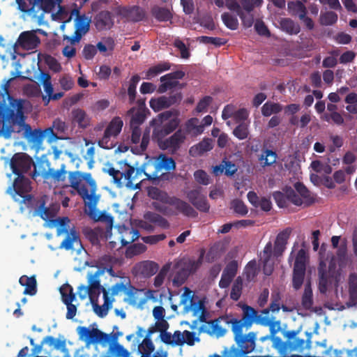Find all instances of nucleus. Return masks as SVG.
I'll return each instance as SVG.
<instances>
[{
  "label": "nucleus",
  "instance_id": "nucleus-19",
  "mask_svg": "<svg viewBox=\"0 0 357 357\" xmlns=\"http://www.w3.org/2000/svg\"><path fill=\"white\" fill-rule=\"evenodd\" d=\"M167 203L169 205L173 206L175 209L185 216L195 218L198 215L197 212L192 206H191L188 202L179 198L175 197H170L167 201Z\"/></svg>",
  "mask_w": 357,
  "mask_h": 357
},
{
  "label": "nucleus",
  "instance_id": "nucleus-5",
  "mask_svg": "<svg viewBox=\"0 0 357 357\" xmlns=\"http://www.w3.org/2000/svg\"><path fill=\"white\" fill-rule=\"evenodd\" d=\"M31 190V181L24 175L17 176L14 180L13 186L10 187L7 192L12 196L13 199L20 203L21 208L24 204L30 207L32 204L33 196L29 194Z\"/></svg>",
  "mask_w": 357,
  "mask_h": 357
},
{
  "label": "nucleus",
  "instance_id": "nucleus-33",
  "mask_svg": "<svg viewBox=\"0 0 357 357\" xmlns=\"http://www.w3.org/2000/svg\"><path fill=\"white\" fill-rule=\"evenodd\" d=\"M146 12L144 8L134 6L128 9L125 13V17L132 22H139L145 18Z\"/></svg>",
  "mask_w": 357,
  "mask_h": 357
},
{
  "label": "nucleus",
  "instance_id": "nucleus-41",
  "mask_svg": "<svg viewBox=\"0 0 357 357\" xmlns=\"http://www.w3.org/2000/svg\"><path fill=\"white\" fill-rule=\"evenodd\" d=\"M277 158L276 152L270 149H266L263 151L259 158V160L261 162L263 167L271 166L275 163Z\"/></svg>",
  "mask_w": 357,
  "mask_h": 357
},
{
  "label": "nucleus",
  "instance_id": "nucleus-46",
  "mask_svg": "<svg viewBox=\"0 0 357 357\" xmlns=\"http://www.w3.org/2000/svg\"><path fill=\"white\" fill-rule=\"evenodd\" d=\"M224 24L231 30H236L238 28V20L236 17L229 13H224L221 15Z\"/></svg>",
  "mask_w": 357,
  "mask_h": 357
},
{
  "label": "nucleus",
  "instance_id": "nucleus-18",
  "mask_svg": "<svg viewBox=\"0 0 357 357\" xmlns=\"http://www.w3.org/2000/svg\"><path fill=\"white\" fill-rule=\"evenodd\" d=\"M335 268L334 258L329 263L328 273L321 268H319V289L321 293L325 294L328 289V277L333 278H337L339 275Z\"/></svg>",
  "mask_w": 357,
  "mask_h": 357
},
{
  "label": "nucleus",
  "instance_id": "nucleus-1",
  "mask_svg": "<svg viewBox=\"0 0 357 357\" xmlns=\"http://www.w3.org/2000/svg\"><path fill=\"white\" fill-rule=\"evenodd\" d=\"M298 330H275L271 326L270 334L259 339L255 351L261 354L259 357H302L291 352L303 353L305 349L311 348V334L308 338H299Z\"/></svg>",
  "mask_w": 357,
  "mask_h": 357
},
{
  "label": "nucleus",
  "instance_id": "nucleus-16",
  "mask_svg": "<svg viewBox=\"0 0 357 357\" xmlns=\"http://www.w3.org/2000/svg\"><path fill=\"white\" fill-rule=\"evenodd\" d=\"M66 165L63 164L59 169L56 170L54 168L50 167L47 170H44L41 173V176L43 178L44 183L56 184L66 180Z\"/></svg>",
  "mask_w": 357,
  "mask_h": 357
},
{
  "label": "nucleus",
  "instance_id": "nucleus-64",
  "mask_svg": "<svg viewBox=\"0 0 357 357\" xmlns=\"http://www.w3.org/2000/svg\"><path fill=\"white\" fill-rule=\"evenodd\" d=\"M204 251L202 250L200 253L199 258L197 260H190L188 264L185 267L188 271H189V273H192L195 272L202 265L204 259Z\"/></svg>",
  "mask_w": 357,
  "mask_h": 357
},
{
  "label": "nucleus",
  "instance_id": "nucleus-48",
  "mask_svg": "<svg viewBox=\"0 0 357 357\" xmlns=\"http://www.w3.org/2000/svg\"><path fill=\"white\" fill-rule=\"evenodd\" d=\"M242 289H243V280L241 277H238L235 280V281L232 285L231 290L230 292V298L232 300L237 301L241 296Z\"/></svg>",
  "mask_w": 357,
  "mask_h": 357
},
{
  "label": "nucleus",
  "instance_id": "nucleus-21",
  "mask_svg": "<svg viewBox=\"0 0 357 357\" xmlns=\"http://www.w3.org/2000/svg\"><path fill=\"white\" fill-rule=\"evenodd\" d=\"M273 252V245L269 241L260 255V261L263 264V272L266 275H271L273 271V263L271 261Z\"/></svg>",
  "mask_w": 357,
  "mask_h": 357
},
{
  "label": "nucleus",
  "instance_id": "nucleus-20",
  "mask_svg": "<svg viewBox=\"0 0 357 357\" xmlns=\"http://www.w3.org/2000/svg\"><path fill=\"white\" fill-rule=\"evenodd\" d=\"M213 140L209 137H204L199 143L192 146L189 149L190 156L196 158L203 155L204 153L213 149Z\"/></svg>",
  "mask_w": 357,
  "mask_h": 357
},
{
  "label": "nucleus",
  "instance_id": "nucleus-34",
  "mask_svg": "<svg viewBox=\"0 0 357 357\" xmlns=\"http://www.w3.org/2000/svg\"><path fill=\"white\" fill-rule=\"evenodd\" d=\"M145 172L141 168L135 169L134 167L127 165L126 169L122 172V178L127 181L128 184H132L133 181L138 178V176L144 174Z\"/></svg>",
  "mask_w": 357,
  "mask_h": 357
},
{
  "label": "nucleus",
  "instance_id": "nucleus-14",
  "mask_svg": "<svg viewBox=\"0 0 357 357\" xmlns=\"http://www.w3.org/2000/svg\"><path fill=\"white\" fill-rule=\"evenodd\" d=\"M90 20L84 15H78L75 20V31L73 36H64L63 40H67L71 44L79 42L82 36L88 32L90 26Z\"/></svg>",
  "mask_w": 357,
  "mask_h": 357
},
{
  "label": "nucleus",
  "instance_id": "nucleus-59",
  "mask_svg": "<svg viewBox=\"0 0 357 357\" xmlns=\"http://www.w3.org/2000/svg\"><path fill=\"white\" fill-rule=\"evenodd\" d=\"M115 46L114 40L108 37L104 40V43L98 42L96 45V50L98 49L100 52H105L107 50L113 51Z\"/></svg>",
  "mask_w": 357,
  "mask_h": 357
},
{
  "label": "nucleus",
  "instance_id": "nucleus-57",
  "mask_svg": "<svg viewBox=\"0 0 357 357\" xmlns=\"http://www.w3.org/2000/svg\"><path fill=\"white\" fill-rule=\"evenodd\" d=\"M201 43L205 44H212L215 47H220L227 43V40L225 38H218V37H210V36H201L199 38Z\"/></svg>",
  "mask_w": 357,
  "mask_h": 357
},
{
  "label": "nucleus",
  "instance_id": "nucleus-62",
  "mask_svg": "<svg viewBox=\"0 0 357 357\" xmlns=\"http://www.w3.org/2000/svg\"><path fill=\"white\" fill-rule=\"evenodd\" d=\"M287 199L296 206H301L304 204L302 198L291 188L286 189Z\"/></svg>",
  "mask_w": 357,
  "mask_h": 357
},
{
  "label": "nucleus",
  "instance_id": "nucleus-56",
  "mask_svg": "<svg viewBox=\"0 0 357 357\" xmlns=\"http://www.w3.org/2000/svg\"><path fill=\"white\" fill-rule=\"evenodd\" d=\"M68 180L71 188L73 189L78 188L81 181L83 180L82 173L78 171L70 172L68 173Z\"/></svg>",
  "mask_w": 357,
  "mask_h": 357
},
{
  "label": "nucleus",
  "instance_id": "nucleus-36",
  "mask_svg": "<svg viewBox=\"0 0 357 357\" xmlns=\"http://www.w3.org/2000/svg\"><path fill=\"white\" fill-rule=\"evenodd\" d=\"M282 110V106L280 103L268 101L262 106L261 114L264 116H270L280 113Z\"/></svg>",
  "mask_w": 357,
  "mask_h": 357
},
{
  "label": "nucleus",
  "instance_id": "nucleus-23",
  "mask_svg": "<svg viewBox=\"0 0 357 357\" xmlns=\"http://www.w3.org/2000/svg\"><path fill=\"white\" fill-rule=\"evenodd\" d=\"M72 123L79 128L85 129L90 126L91 118L86 112L80 108L74 109L71 112Z\"/></svg>",
  "mask_w": 357,
  "mask_h": 357
},
{
  "label": "nucleus",
  "instance_id": "nucleus-24",
  "mask_svg": "<svg viewBox=\"0 0 357 357\" xmlns=\"http://www.w3.org/2000/svg\"><path fill=\"white\" fill-rule=\"evenodd\" d=\"M19 283L25 287L23 294L30 296H33L37 292V282L34 275L28 277L27 275H22L20 278Z\"/></svg>",
  "mask_w": 357,
  "mask_h": 357
},
{
  "label": "nucleus",
  "instance_id": "nucleus-25",
  "mask_svg": "<svg viewBox=\"0 0 357 357\" xmlns=\"http://www.w3.org/2000/svg\"><path fill=\"white\" fill-rule=\"evenodd\" d=\"M79 195L84 199L85 205L93 206L96 205L99 197L96 195V191L90 192L89 193V190L85 185H79L78 188H75Z\"/></svg>",
  "mask_w": 357,
  "mask_h": 357
},
{
  "label": "nucleus",
  "instance_id": "nucleus-50",
  "mask_svg": "<svg viewBox=\"0 0 357 357\" xmlns=\"http://www.w3.org/2000/svg\"><path fill=\"white\" fill-rule=\"evenodd\" d=\"M233 134L240 140L246 139L249 135L248 125L245 122L240 123L233 130Z\"/></svg>",
  "mask_w": 357,
  "mask_h": 357
},
{
  "label": "nucleus",
  "instance_id": "nucleus-7",
  "mask_svg": "<svg viewBox=\"0 0 357 357\" xmlns=\"http://www.w3.org/2000/svg\"><path fill=\"white\" fill-rule=\"evenodd\" d=\"M153 166L155 169L152 174L144 172L146 178L150 181L167 180L168 179L169 174L162 173L159 175V172L162 169L167 172L174 170L176 168V162L172 158L168 157L164 153H160L155 158Z\"/></svg>",
  "mask_w": 357,
  "mask_h": 357
},
{
  "label": "nucleus",
  "instance_id": "nucleus-58",
  "mask_svg": "<svg viewBox=\"0 0 357 357\" xmlns=\"http://www.w3.org/2000/svg\"><path fill=\"white\" fill-rule=\"evenodd\" d=\"M45 202L40 204L37 209V213L44 220H50L54 216V213L50 208L45 206Z\"/></svg>",
  "mask_w": 357,
  "mask_h": 357
},
{
  "label": "nucleus",
  "instance_id": "nucleus-54",
  "mask_svg": "<svg viewBox=\"0 0 357 357\" xmlns=\"http://www.w3.org/2000/svg\"><path fill=\"white\" fill-rule=\"evenodd\" d=\"M161 82L162 84L159 86L158 89V91L160 93H165L177 86H179L180 89H182L184 86V84H180L177 80L167 79Z\"/></svg>",
  "mask_w": 357,
  "mask_h": 357
},
{
  "label": "nucleus",
  "instance_id": "nucleus-10",
  "mask_svg": "<svg viewBox=\"0 0 357 357\" xmlns=\"http://www.w3.org/2000/svg\"><path fill=\"white\" fill-rule=\"evenodd\" d=\"M306 271L305 252L301 250L296 257L292 275V287L297 291L303 284Z\"/></svg>",
  "mask_w": 357,
  "mask_h": 357
},
{
  "label": "nucleus",
  "instance_id": "nucleus-45",
  "mask_svg": "<svg viewBox=\"0 0 357 357\" xmlns=\"http://www.w3.org/2000/svg\"><path fill=\"white\" fill-rule=\"evenodd\" d=\"M99 277H95V273L93 275H90L89 277V285L86 288H92L96 289H102V292L103 293L104 300L105 301V305L108 303V293L105 287L101 286Z\"/></svg>",
  "mask_w": 357,
  "mask_h": 357
},
{
  "label": "nucleus",
  "instance_id": "nucleus-31",
  "mask_svg": "<svg viewBox=\"0 0 357 357\" xmlns=\"http://www.w3.org/2000/svg\"><path fill=\"white\" fill-rule=\"evenodd\" d=\"M294 188L299 193L300 197L303 199L305 206H309L314 203L315 198L303 183L296 182L294 184Z\"/></svg>",
  "mask_w": 357,
  "mask_h": 357
},
{
  "label": "nucleus",
  "instance_id": "nucleus-32",
  "mask_svg": "<svg viewBox=\"0 0 357 357\" xmlns=\"http://www.w3.org/2000/svg\"><path fill=\"white\" fill-rule=\"evenodd\" d=\"M280 25L283 31L290 35H296L301 31L300 25L290 18L281 19Z\"/></svg>",
  "mask_w": 357,
  "mask_h": 357
},
{
  "label": "nucleus",
  "instance_id": "nucleus-9",
  "mask_svg": "<svg viewBox=\"0 0 357 357\" xmlns=\"http://www.w3.org/2000/svg\"><path fill=\"white\" fill-rule=\"evenodd\" d=\"M77 332L80 340L86 345L97 343H107L110 341L109 335L98 328L90 329L86 326H78Z\"/></svg>",
  "mask_w": 357,
  "mask_h": 357
},
{
  "label": "nucleus",
  "instance_id": "nucleus-17",
  "mask_svg": "<svg viewBox=\"0 0 357 357\" xmlns=\"http://www.w3.org/2000/svg\"><path fill=\"white\" fill-rule=\"evenodd\" d=\"M114 15L108 10L99 12L93 18V23L98 31L109 30L114 24Z\"/></svg>",
  "mask_w": 357,
  "mask_h": 357
},
{
  "label": "nucleus",
  "instance_id": "nucleus-49",
  "mask_svg": "<svg viewBox=\"0 0 357 357\" xmlns=\"http://www.w3.org/2000/svg\"><path fill=\"white\" fill-rule=\"evenodd\" d=\"M319 21L321 24L330 26L337 21V15L333 11H328L320 15Z\"/></svg>",
  "mask_w": 357,
  "mask_h": 357
},
{
  "label": "nucleus",
  "instance_id": "nucleus-4",
  "mask_svg": "<svg viewBox=\"0 0 357 357\" xmlns=\"http://www.w3.org/2000/svg\"><path fill=\"white\" fill-rule=\"evenodd\" d=\"M181 304L183 305V312L185 313L192 312L194 316L199 315L201 322H206L204 326L206 332L208 333V322L206 321L205 313L206 312L205 307V302L195 296L192 291L188 287L184 288V291L181 296Z\"/></svg>",
  "mask_w": 357,
  "mask_h": 357
},
{
  "label": "nucleus",
  "instance_id": "nucleus-11",
  "mask_svg": "<svg viewBox=\"0 0 357 357\" xmlns=\"http://www.w3.org/2000/svg\"><path fill=\"white\" fill-rule=\"evenodd\" d=\"M33 165H34L33 159L25 153H15L10 162L13 173L17 176L27 173Z\"/></svg>",
  "mask_w": 357,
  "mask_h": 357
},
{
  "label": "nucleus",
  "instance_id": "nucleus-2",
  "mask_svg": "<svg viewBox=\"0 0 357 357\" xmlns=\"http://www.w3.org/2000/svg\"><path fill=\"white\" fill-rule=\"evenodd\" d=\"M243 314L241 319H237L232 315L226 314L220 316L218 319L209 321L207 326L208 327V333L215 335L216 337H222L227 332L228 328L243 329L244 328L249 329L254 322L257 321L264 325H267L270 320L267 317H262L258 315L257 311L252 307L246 304L241 305Z\"/></svg>",
  "mask_w": 357,
  "mask_h": 357
},
{
  "label": "nucleus",
  "instance_id": "nucleus-37",
  "mask_svg": "<svg viewBox=\"0 0 357 357\" xmlns=\"http://www.w3.org/2000/svg\"><path fill=\"white\" fill-rule=\"evenodd\" d=\"M150 107L155 111L159 112L172 106L167 96H161L158 98H152L150 102Z\"/></svg>",
  "mask_w": 357,
  "mask_h": 357
},
{
  "label": "nucleus",
  "instance_id": "nucleus-55",
  "mask_svg": "<svg viewBox=\"0 0 357 357\" xmlns=\"http://www.w3.org/2000/svg\"><path fill=\"white\" fill-rule=\"evenodd\" d=\"M170 269V264H166L160 269V272L154 278V286L155 287H160L164 282L165 277Z\"/></svg>",
  "mask_w": 357,
  "mask_h": 357
},
{
  "label": "nucleus",
  "instance_id": "nucleus-44",
  "mask_svg": "<svg viewBox=\"0 0 357 357\" xmlns=\"http://www.w3.org/2000/svg\"><path fill=\"white\" fill-rule=\"evenodd\" d=\"M51 221L54 226L57 227L56 234L58 236L63 234H68V224L70 222V219L68 217L58 218Z\"/></svg>",
  "mask_w": 357,
  "mask_h": 357
},
{
  "label": "nucleus",
  "instance_id": "nucleus-22",
  "mask_svg": "<svg viewBox=\"0 0 357 357\" xmlns=\"http://www.w3.org/2000/svg\"><path fill=\"white\" fill-rule=\"evenodd\" d=\"M291 232V229L288 227L277 235L273 248V254L275 257L281 256L285 250Z\"/></svg>",
  "mask_w": 357,
  "mask_h": 357
},
{
  "label": "nucleus",
  "instance_id": "nucleus-8",
  "mask_svg": "<svg viewBox=\"0 0 357 357\" xmlns=\"http://www.w3.org/2000/svg\"><path fill=\"white\" fill-rule=\"evenodd\" d=\"M123 122L119 116L114 117L107 126L102 137L98 140V146L105 149H111L115 146V142L112 137L115 138L121 132Z\"/></svg>",
  "mask_w": 357,
  "mask_h": 357
},
{
  "label": "nucleus",
  "instance_id": "nucleus-51",
  "mask_svg": "<svg viewBox=\"0 0 357 357\" xmlns=\"http://www.w3.org/2000/svg\"><path fill=\"white\" fill-rule=\"evenodd\" d=\"M257 275V264L255 261L248 262L244 270V275L246 280L251 282L255 280Z\"/></svg>",
  "mask_w": 357,
  "mask_h": 357
},
{
  "label": "nucleus",
  "instance_id": "nucleus-38",
  "mask_svg": "<svg viewBox=\"0 0 357 357\" xmlns=\"http://www.w3.org/2000/svg\"><path fill=\"white\" fill-rule=\"evenodd\" d=\"M139 237V232L137 229L133 228H124V234L121 238L122 245L126 246L128 244L134 242Z\"/></svg>",
  "mask_w": 357,
  "mask_h": 357
},
{
  "label": "nucleus",
  "instance_id": "nucleus-29",
  "mask_svg": "<svg viewBox=\"0 0 357 357\" xmlns=\"http://www.w3.org/2000/svg\"><path fill=\"white\" fill-rule=\"evenodd\" d=\"M199 121L197 118H191L185 123V133L192 136H197L204 132V126L199 125Z\"/></svg>",
  "mask_w": 357,
  "mask_h": 357
},
{
  "label": "nucleus",
  "instance_id": "nucleus-28",
  "mask_svg": "<svg viewBox=\"0 0 357 357\" xmlns=\"http://www.w3.org/2000/svg\"><path fill=\"white\" fill-rule=\"evenodd\" d=\"M74 243L81 244L79 234L75 229H71L70 232L68 231L67 236L61 243L60 248L66 250H73Z\"/></svg>",
  "mask_w": 357,
  "mask_h": 357
},
{
  "label": "nucleus",
  "instance_id": "nucleus-13",
  "mask_svg": "<svg viewBox=\"0 0 357 357\" xmlns=\"http://www.w3.org/2000/svg\"><path fill=\"white\" fill-rule=\"evenodd\" d=\"M185 139V132L178 129L172 136L166 138L165 141L161 142L160 149L167 150L171 153H175L180 149Z\"/></svg>",
  "mask_w": 357,
  "mask_h": 357
},
{
  "label": "nucleus",
  "instance_id": "nucleus-35",
  "mask_svg": "<svg viewBox=\"0 0 357 357\" xmlns=\"http://www.w3.org/2000/svg\"><path fill=\"white\" fill-rule=\"evenodd\" d=\"M138 266L140 273L144 277H151L158 270V265L155 262L151 261H143Z\"/></svg>",
  "mask_w": 357,
  "mask_h": 357
},
{
  "label": "nucleus",
  "instance_id": "nucleus-60",
  "mask_svg": "<svg viewBox=\"0 0 357 357\" xmlns=\"http://www.w3.org/2000/svg\"><path fill=\"white\" fill-rule=\"evenodd\" d=\"M231 207L235 213L241 215H245L248 211L245 204L240 199H234L231 203Z\"/></svg>",
  "mask_w": 357,
  "mask_h": 357
},
{
  "label": "nucleus",
  "instance_id": "nucleus-43",
  "mask_svg": "<svg viewBox=\"0 0 357 357\" xmlns=\"http://www.w3.org/2000/svg\"><path fill=\"white\" fill-rule=\"evenodd\" d=\"M144 218L150 222L157 224L163 229H167L169 227L168 221L158 213L148 212L145 214Z\"/></svg>",
  "mask_w": 357,
  "mask_h": 357
},
{
  "label": "nucleus",
  "instance_id": "nucleus-6",
  "mask_svg": "<svg viewBox=\"0 0 357 357\" xmlns=\"http://www.w3.org/2000/svg\"><path fill=\"white\" fill-rule=\"evenodd\" d=\"M18 8L24 13L33 14V17H43L44 13L51 12L57 3V0H17Z\"/></svg>",
  "mask_w": 357,
  "mask_h": 357
},
{
  "label": "nucleus",
  "instance_id": "nucleus-30",
  "mask_svg": "<svg viewBox=\"0 0 357 357\" xmlns=\"http://www.w3.org/2000/svg\"><path fill=\"white\" fill-rule=\"evenodd\" d=\"M101 291L102 289L86 288V286L81 285L78 287L77 294L82 299L89 296L91 303L94 304V303L98 302V298Z\"/></svg>",
  "mask_w": 357,
  "mask_h": 357
},
{
  "label": "nucleus",
  "instance_id": "nucleus-47",
  "mask_svg": "<svg viewBox=\"0 0 357 357\" xmlns=\"http://www.w3.org/2000/svg\"><path fill=\"white\" fill-rule=\"evenodd\" d=\"M189 271L185 268H180L176 273L172 280V283L174 287H178L185 283L188 277L189 276Z\"/></svg>",
  "mask_w": 357,
  "mask_h": 357
},
{
  "label": "nucleus",
  "instance_id": "nucleus-3",
  "mask_svg": "<svg viewBox=\"0 0 357 357\" xmlns=\"http://www.w3.org/2000/svg\"><path fill=\"white\" fill-rule=\"evenodd\" d=\"M231 330L234 333V340L238 347L232 345L229 348H225L222 356L215 354L209 357H245V354L256 349V333L250 332L248 334H243V329L231 328Z\"/></svg>",
  "mask_w": 357,
  "mask_h": 357
},
{
  "label": "nucleus",
  "instance_id": "nucleus-53",
  "mask_svg": "<svg viewBox=\"0 0 357 357\" xmlns=\"http://www.w3.org/2000/svg\"><path fill=\"white\" fill-rule=\"evenodd\" d=\"M60 294L61 295L62 301L63 302L66 300H75V294L73 292V289L71 285L66 283L63 284L60 289Z\"/></svg>",
  "mask_w": 357,
  "mask_h": 357
},
{
  "label": "nucleus",
  "instance_id": "nucleus-27",
  "mask_svg": "<svg viewBox=\"0 0 357 357\" xmlns=\"http://www.w3.org/2000/svg\"><path fill=\"white\" fill-rule=\"evenodd\" d=\"M314 304L313 294L310 282L305 284L304 291L301 297V305L305 310H312Z\"/></svg>",
  "mask_w": 357,
  "mask_h": 357
},
{
  "label": "nucleus",
  "instance_id": "nucleus-40",
  "mask_svg": "<svg viewBox=\"0 0 357 357\" xmlns=\"http://www.w3.org/2000/svg\"><path fill=\"white\" fill-rule=\"evenodd\" d=\"M171 64L169 62L159 63L155 66L151 67L146 72V79H150L157 75L169 70Z\"/></svg>",
  "mask_w": 357,
  "mask_h": 357
},
{
  "label": "nucleus",
  "instance_id": "nucleus-26",
  "mask_svg": "<svg viewBox=\"0 0 357 357\" xmlns=\"http://www.w3.org/2000/svg\"><path fill=\"white\" fill-rule=\"evenodd\" d=\"M152 16L158 22L171 21L173 15L170 10L166 7L155 6L151 10Z\"/></svg>",
  "mask_w": 357,
  "mask_h": 357
},
{
  "label": "nucleus",
  "instance_id": "nucleus-39",
  "mask_svg": "<svg viewBox=\"0 0 357 357\" xmlns=\"http://www.w3.org/2000/svg\"><path fill=\"white\" fill-rule=\"evenodd\" d=\"M134 111V108L128 111V114L132 113L130 120V127L140 128L145 121L146 115L142 110H137L135 112Z\"/></svg>",
  "mask_w": 357,
  "mask_h": 357
},
{
  "label": "nucleus",
  "instance_id": "nucleus-63",
  "mask_svg": "<svg viewBox=\"0 0 357 357\" xmlns=\"http://www.w3.org/2000/svg\"><path fill=\"white\" fill-rule=\"evenodd\" d=\"M103 171L107 173L109 176H111L113 178V181L118 186H121L122 185V172L119 170L116 169L113 167H109L107 169H103Z\"/></svg>",
  "mask_w": 357,
  "mask_h": 357
},
{
  "label": "nucleus",
  "instance_id": "nucleus-52",
  "mask_svg": "<svg viewBox=\"0 0 357 357\" xmlns=\"http://www.w3.org/2000/svg\"><path fill=\"white\" fill-rule=\"evenodd\" d=\"M155 347L149 337H146L138 347L139 352L142 354L151 355Z\"/></svg>",
  "mask_w": 357,
  "mask_h": 357
},
{
  "label": "nucleus",
  "instance_id": "nucleus-15",
  "mask_svg": "<svg viewBox=\"0 0 357 357\" xmlns=\"http://www.w3.org/2000/svg\"><path fill=\"white\" fill-rule=\"evenodd\" d=\"M202 188L198 187L188 191L187 198L197 210L206 213L209 211L210 205L207 202L206 197L202 194Z\"/></svg>",
  "mask_w": 357,
  "mask_h": 357
},
{
  "label": "nucleus",
  "instance_id": "nucleus-42",
  "mask_svg": "<svg viewBox=\"0 0 357 357\" xmlns=\"http://www.w3.org/2000/svg\"><path fill=\"white\" fill-rule=\"evenodd\" d=\"M288 9L293 15H297L299 18H303L306 15V8L300 1H290L288 3Z\"/></svg>",
  "mask_w": 357,
  "mask_h": 357
},
{
  "label": "nucleus",
  "instance_id": "nucleus-61",
  "mask_svg": "<svg viewBox=\"0 0 357 357\" xmlns=\"http://www.w3.org/2000/svg\"><path fill=\"white\" fill-rule=\"evenodd\" d=\"M347 249L345 245H341L338 248L336 255L337 262L340 268H343L344 266H345L347 263Z\"/></svg>",
  "mask_w": 357,
  "mask_h": 357
},
{
  "label": "nucleus",
  "instance_id": "nucleus-12",
  "mask_svg": "<svg viewBox=\"0 0 357 357\" xmlns=\"http://www.w3.org/2000/svg\"><path fill=\"white\" fill-rule=\"evenodd\" d=\"M40 43V39L34 31H23L20 34L13 47L15 50L20 47L26 50H32L36 48Z\"/></svg>",
  "mask_w": 357,
  "mask_h": 357
}]
</instances>
